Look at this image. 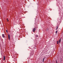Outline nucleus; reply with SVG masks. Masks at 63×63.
Listing matches in <instances>:
<instances>
[{"label":"nucleus","instance_id":"obj_1","mask_svg":"<svg viewBox=\"0 0 63 63\" xmlns=\"http://www.w3.org/2000/svg\"><path fill=\"white\" fill-rule=\"evenodd\" d=\"M36 28H34L33 29H32L33 32H35L36 31Z\"/></svg>","mask_w":63,"mask_h":63},{"label":"nucleus","instance_id":"obj_2","mask_svg":"<svg viewBox=\"0 0 63 63\" xmlns=\"http://www.w3.org/2000/svg\"><path fill=\"white\" fill-rule=\"evenodd\" d=\"M8 38L9 40H10V35L9 34H8Z\"/></svg>","mask_w":63,"mask_h":63},{"label":"nucleus","instance_id":"obj_3","mask_svg":"<svg viewBox=\"0 0 63 63\" xmlns=\"http://www.w3.org/2000/svg\"><path fill=\"white\" fill-rule=\"evenodd\" d=\"M3 60H5V56H3Z\"/></svg>","mask_w":63,"mask_h":63},{"label":"nucleus","instance_id":"obj_4","mask_svg":"<svg viewBox=\"0 0 63 63\" xmlns=\"http://www.w3.org/2000/svg\"><path fill=\"white\" fill-rule=\"evenodd\" d=\"M59 43H60V42H61V39H59Z\"/></svg>","mask_w":63,"mask_h":63},{"label":"nucleus","instance_id":"obj_5","mask_svg":"<svg viewBox=\"0 0 63 63\" xmlns=\"http://www.w3.org/2000/svg\"><path fill=\"white\" fill-rule=\"evenodd\" d=\"M57 32L58 31H57L56 32V34H57Z\"/></svg>","mask_w":63,"mask_h":63},{"label":"nucleus","instance_id":"obj_6","mask_svg":"<svg viewBox=\"0 0 63 63\" xmlns=\"http://www.w3.org/2000/svg\"><path fill=\"white\" fill-rule=\"evenodd\" d=\"M45 58H44L43 59V62H44V59H45Z\"/></svg>","mask_w":63,"mask_h":63},{"label":"nucleus","instance_id":"obj_7","mask_svg":"<svg viewBox=\"0 0 63 63\" xmlns=\"http://www.w3.org/2000/svg\"><path fill=\"white\" fill-rule=\"evenodd\" d=\"M57 44H58V41H57Z\"/></svg>","mask_w":63,"mask_h":63},{"label":"nucleus","instance_id":"obj_8","mask_svg":"<svg viewBox=\"0 0 63 63\" xmlns=\"http://www.w3.org/2000/svg\"><path fill=\"white\" fill-rule=\"evenodd\" d=\"M6 32L7 33H8V31L7 30H6Z\"/></svg>","mask_w":63,"mask_h":63},{"label":"nucleus","instance_id":"obj_9","mask_svg":"<svg viewBox=\"0 0 63 63\" xmlns=\"http://www.w3.org/2000/svg\"><path fill=\"white\" fill-rule=\"evenodd\" d=\"M36 36L37 37H38V36L37 35H36Z\"/></svg>","mask_w":63,"mask_h":63},{"label":"nucleus","instance_id":"obj_10","mask_svg":"<svg viewBox=\"0 0 63 63\" xmlns=\"http://www.w3.org/2000/svg\"><path fill=\"white\" fill-rule=\"evenodd\" d=\"M2 36H4V34H2Z\"/></svg>","mask_w":63,"mask_h":63},{"label":"nucleus","instance_id":"obj_11","mask_svg":"<svg viewBox=\"0 0 63 63\" xmlns=\"http://www.w3.org/2000/svg\"><path fill=\"white\" fill-rule=\"evenodd\" d=\"M56 63H58L57 62V61H56Z\"/></svg>","mask_w":63,"mask_h":63},{"label":"nucleus","instance_id":"obj_12","mask_svg":"<svg viewBox=\"0 0 63 63\" xmlns=\"http://www.w3.org/2000/svg\"><path fill=\"white\" fill-rule=\"evenodd\" d=\"M57 28H58V26H57Z\"/></svg>","mask_w":63,"mask_h":63},{"label":"nucleus","instance_id":"obj_13","mask_svg":"<svg viewBox=\"0 0 63 63\" xmlns=\"http://www.w3.org/2000/svg\"><path fill=\"white\" fill-rule=\"evenodd\" d=\"M7 21H9V20H8Z\"/></svg>","mask_w":63,"mask_h":63},{"label":"nucleus","instance_id":"obj_14","mask_svg":"<svg viewBox=\"0 0 63 63\" xmlns=\"http://www.w3.org/2000/svg\"><path fill=\"white\" fill-rule=\"evenodd\" d=\"M3 38H4V36H3Z\"/></svg>","mask_w":63,"mask_h":63},{"label":"nucleus","instance_id":"obj_15","mask_svg":"<svg viewBox=\"0 0 63 63\" xmlns=\"http://www.w3.org/2000/svg\"><path fill=\"white\" fill-rule=\"evenodd\" d=\"M56 30H57V28Z\"/></svg>","mask_w":63,"mask_h":63},{"label":"nucleus","instance_id":"obj_16","mask_svg":"<svg viewBox=\"0 0 63 63\" xmlns=\"http://www.w3.org/2000/svg\"><path fill=\"white\" fill-rule=\"evenodd\" d=\"M8 19H7V20H8Z\"/></svg>","mask_w":63,"mask_h":63}]
</instances>
